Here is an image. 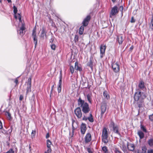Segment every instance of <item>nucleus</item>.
Here are the masks:
<instances>
[{"instance_id": "obj_19", "label": "nucleus", "mask_w": 153, "mask_h": 153, "mask_svg": "<svg viewBox=\"0 0 153 153\" xmlns=\"http://www.w3.org/2000/svg\"><path fill=\"white\" fill-rule=\"evenodd\" d=\"M78 105V106L81 107L84 105L85 102L84 100H82L81 97H79L77 100Z\"/></svg>"}, {"instance_id": "obj_47", "label": "nucleus", "mask_w": 153, "mask_h": 153, "mask_svg": "<svg viewBox=\"0 0 153 153\" xmlns=\"http://www.w3.org/2000/svg\"><path fill=\"white\" fill-rule=\"evenodd\" d=\"M149 118L150 120L153 122V114L149 116Z\"/></svg>"}, {"instance_id": "obj_32", "label": "nucleus", "mask_w": 153, "mask_h": 153, "mask_svg": "<svg viewBox=\"0 0 153 153\" xmlns=\"http://www.w3.org/2000/svg\"><path fill=\"white\" fill-rule=\"evenodd\" d=\"M89 115L90 116L88 117V120L90 122H93L94 121V120L92 117V115L91 113H90Z\"/></svg>"}, {"instance_id": "obj_45", "label": "nucleus", "mask_w": 153, "mask_h": 153, "mask_svg": "<svg viewBox=\"0 0 153 153\" xmlns=\"http://www.w3.org/2000/svg\"><path fill=\"white\" fill-rule=\"evenodd\" d=\"M6 153H14V152L12 149H10Z\"/></svg>"}, {"instance_id": "obj_64", "label": "nucleus", "mask_w": 153, "mask_h": 153, "mask_svg": "<svg viewBox=\"0 0 153 153\" xmlns=\"http://www.w3.org/2000/svg\"><path fill=\"white\" fill-rule=\"evenodd\" d=\"M35 95H34V94H33V95H32V98H33H33H35Z\"/></svg>"}, {"instance_id": "obj_39", "label": "nucleus", "mask_w": 153, "mask_h": 153, "mask_svg": "<svg viewBox=\"0 0 153 153\" xmlns=\"http://www.w3.org/2000/svg\"><path fill=\"white\" fill-rule=\"evenodd\" d=\"M69 69L72 74H73L74 72V68L73 66L71 65L69 67Z\"/></svg>"}, {"instance_id": "obj_43", "label": "nucleus", "mask_w": 153, "mask_h": 153, "mask_svg": "<svg viewBox=\"0 0 153 153\" xmlns=\"http://www.w3.org/2000/svg\"><path fill=\"white\" fill-rule=\"evenodd\" d=\"M13 12L15 14H16L17 12V7L15 6H13Z\"/></svg>"}, {"instance_id": "obj_57", "label": "nucleus", "mask_w": 153, "mask_h": 153, "mask_svg": "<svg viewBox=\"0 0 153 153\" xmlns=\"http://www.w3.org/2000/svg\"><path fill=\"white\" fill-rule=\"evenodd\" d=\"M54 39L53 38H51L50 40V42L51 43V44H53L52 43Z\"/></svg>"}, {"instance_id": "obj_42", "label": "nucleus", "mask_w": 153, "mask_h": 153, "mask_svg": "<svg viewBox=\"0 0 153 153\" xmlns=\"http://www.w3.org/2000/svg\"><path fill=\"white\" fill-rule=\"evenodd\" d=\"M79 36L77 35H75L74 38V40L75 42H76L78 41Z\"/></svg>"}, {"instance_id": "obj_9", "label": "nucleus", "mask_w": 153, "mask_h": 153, "mask_svg": "<svg viewBox=\"0 0 153 153\" xmlns=\"http://www.w3.org/2000/svg\"><path fill=\"white\" fill-rule=\"evenodd\" d=\"M118 12L119 10L117 7L116 6H114L112 8L111 12L110 13V16L111 17V16H115L118 13Z\"/></svg>"}, {"instance_id": "obj_21", "label": "nucleus", "mask_w": 153, "mask_h": 153, "mask_svg": "<svg viewBox=\"0 0 153 153\" xmlns=\"http://www.w3.org/2000/svg\"><path fill=\"white\" fill-rule=\"evenodd\" d=\"M46 32L45 29L44 28H42L40 35V37L44 39V37L46 36Z\"/></svg>"}, {"instance_id": "obj_55", "label": "nucleus", "mask_w": 153, "mask_h": 153, "mask_svg": "<svg viewBox=\"0 0 153 153\" xmlns=\"http://www.w3.org/2000/svg\"><path fill=\"white\" fill-rule=\"evenodd\" d=\"M119 9L120 11H123V6L122 5L120 6Z\"/></svg>"}, {"instance_id": "obj_22", "label": "nucleus", "mask_w": 153, "mask_h": 153, "mask_svg": "<svg viewBox=\"0 0 153 153\" xmlns=\"http://www.w3.org/2000/svg\"><path fill=\"white\" fill-rule=\"evenodd\" d=\"M108 137V131L107 128L105 127L102 130V137Z\"/></svg>"}, {"instance_id": "obj_52", "label": "nucleus", "mask_w": 153, "mask_h": 153, "mask_svg": "<svg viewBox=\"0 0 153 153\" xmlns=\"http://www.w3.org/2000/svg\"><path fill=\"white\" fill-rule=\"evenodd\" d=\"M135 21V19H134V17L132 16L131 17V20L130 21V22L131 23H134Z\"/></svg>"}, {"instance_id": "obj_23", "label": "nucleus", "mask_w": 153, "mask_h": 153, "mask_svg": "<svg viewBox=\"0 0 153 153\" xmlns=\"http://www.w3.org/2000/svg\"><path fill=\"white\" fill-rule=\"evenodd\" d=\"M103 95L104 97L107 100H108L110 99V96L109 95L106 91H105L103 92Z\"/></svg>"}, {"instance_id": "obj_59", "label": "nucleus", "mask_w": 153, "mask_h": 153, "mask_svg": "<svg viewBox=\"0 0 153 153\" xmlns=\"http://www.w3.org/2000/svg\"><path fill=\"white\" fill-rule=\"evenodd\" d=\"M150 23L153 24V14L152 15V18Z\"/></svg>"}, {"instance_id": "obj_58", "label": "nucleus", "mask_w": 153, "mask_h": 153, "mask_svg": "<svg viewBox=\"0 0 153 153\" xmlns=\"http://www.w3.org/2000/svg\"><path fill=\"white\" fill-rule=\"evenodd\" d=\"M3 126H2V122H1V121L0 120V129H1L2 128Z\"/></svg>"}, {"instance_id": "obj_41", "label": "nucleus", "mask_w": 153, "mask_h": 153, "mask_svg": "<svg viewBox=\"0 0 153 153\" xmlns=\"http://www.w3.org/2000/svg\"><path fill=\"white\" fill-rule=\"evenodd\" d=\"M110 126L111 127H112L113 128L114 127H115V126H116V125H115L113 121H111L110 122Z\"/></svg>"}, {"instance_id": "obj_33", "label": "nucleus", "mask_w": 153, "mask_h": 153, "mask_svg": "<svg viewBox=\"0 0 153 153\" xmlns=\"http://www.w3.org/2000/svg\"><path fill=\"white\" fill-rule=\"evenodd\" d=\"M74 122H75V121L74 120H73L72 122V135L71 136V137H73V136L74 135V130L76 128H75L74 127V125H73Z\"/></svg>"}, {"instance_id": "obj_10", "label": "nucleus", "mask_w": 153, "mask_h": 153, "mask_svg": "<svg viewBox=\"0 0 153 153\" xmlns=\"http://www.w3.org/2000/svg\"><path fill=\"white\" fill-rule=\"evenodd\" d=\"M26 83L27 84V85L26 92L27 94L31 91V78H29L28 79V81L26 82Z\"/></svg>"}, {"instance_id": "obj_49", "label": "nucleus", "mask_w": 153, "mask_h": 153, "mask_svg": "<svg viewBox=\"0 0 153 153\" xmlns=\"http://www.w3.org/2000/svg\"><path fill=\"white\" fill-rule=\"evenodd\" d=\"M18 17L20 23L22 22V18L21 15L19 13H18Z\"/></svg>"}, {"instance_id": "obj_34", "label": "nucleus", "mask_w": 153, "mask_h": 153, "mask_svg": "<svg viewBox=\"0 0 153 153\" xmlns=\"http://www.w3.org/2000/svg\"><path fill=\"white\" fill-rule=\"evenodd\" d=\"M102 149L104 153H108L107 148L106 146H104L102 147Z\"/></svg>"}, {"instance_id": "obj_25", "label": "nucleus", "mask_w": 153, "mask_h": 153, "mask_svg": "<svg viewBox=\"0 0 153 153\" xmlns=\"http://www.w3.org/2000/svg\"><path fill=\"white\" fill-rule=\"evenodd\" d=\"M137 102V104L138 105V107L139 108V109L138 110V112L140 111V108L143 107V100H140L138 101Z\"/></svg>"}, {"instance_id": "obj_53", "label": "nucleus", "mask_w": 153, "mask_h": 153, "mask_svg": "<svg viewBox=\"0 0 153 153\" xmlns=\"http://www.w3.org/2000/svg\"><path fill=\"white\" fill-rule=\"evenodd\" d=\"M147 153H153V149H149Z\"/></svg>"}, {"instance_id": "obj_51", "label": "nucleus", "mask_w": 153, "mask_h": 153, "mask_svg": "<svg viewBox=\"0 0 153 153\" xmlns=\"http://www.w3.org/2000/svg\"><path fill=\"white\" fill-rule=\"evenodd\" d=\"M51 149H47V150L44 153H51Z\"/></svg>"}, {"instance_id": "obj_54", "label": "nucleus", "mask_w": 153, "mask_h": 153, "mask_svg": "<svg viewBox=\"0 0 153 153\" xmlns=\"http://www.w3.org/2000/svg\"><path fill=\"white\" fill-rule=\"evenodd\" d=\"M23 99V96L21 94L20 95L19 100H20L21 101Z\"/></svg>"}, {"instance_id": "obj_13", "label": "nucleus", "mask_w": 153, "mask_h": 153, "mask_svg": "<svg viewBox=\"0 0 153 153\" xmlns=\"http://www.w3.org/2000/svg\"><path fill=\"white\" fill-rule=\"evenodd\" d=\"M126 146L128 150L130 151L133 152L135 149V146L134 144L130 143L127 142Z\"/></svg>"}, {"instance_id": "obj_48", "label": "nucleus", "mask_w": 153, "mask_h": 153, "mask_svg": "<svg viewBox=\"0 0 153 153\" xmlns=\"http://www.w3.org/2000/svg\"><path fill=\"white\" fill-rule=\"evenodd\" d=\"M85 114H84L83 117L82 119L83 120L86 121L87 120H88V117L85 116Z\"/></svg>"}, {"instance_id": "obj_5", "label": "nucleus", "mask_w": 153, "mask_h": 153, "mask_svg": "<svg viewBox=\"0 0 153 153\" xmlns=\"http://www.w3.org/2000/svg\"><path fill=\"white\" fill-rule=\"evenodd\" d=\"M32 37L33 39L34 43L35 44V48H36L37 44V37L36 35V30L35 28L33 30Z\"/></svg>"}, {"instance_id": "obj_46", "label": "nucleus", "mask_w": 153, "mask_h": 153, "mask_svg": "<svg viewBox=\"0 0 153 153\" xmlns=\"http://www.w3.org/2000/svg\"><path fill=\"white\" fill-rule=\"evenodd\" d=\"M140 128H141V129L144 132H147L146 130V128H145L143 126H141Z\"/></svg>"}, {"instance_id": "obj_17", "label": "nucleus", "mask_w": 153, "mask_h": 153, "mask_svg": "<svg viewBox=\"0 0 153 153\" xmlns=\"http://www.w3.org/2000/svg\"><path fill=\"white\" fill-rule=\"evenodd\" d=\"M113 129V131L114 133L120 136H121V134L119 129V127L118 126L116 125V126L114 127Z\"/></svg>"}, {"instance_id": "obj_30", "label": "nucleus", "mask_w": 153, "mask_h": 153, "mask_svg": "<svg viewBox=\"0 0 153 153\" xmlns=\"http://www.w3.org/2000/svg\"><path fill=\"white\" fill-rule=\"evenodd\" d=\"M51 142L49 140H47V146L48 148V149H51Z\"/></svg>"}, {"instance_id": "obj_56", "label": "nucleus", "mask_w": 153, "mask_h": 153, "mask_svg": "<svg viewBox=\"0 0 153 153\" xmlns=\"http://www.w3.org/2000/svg\"><path fill=\"white\" fill-rule=\"evenodd\" d=\"M87 150V151L89 153H92V152L90 148H88Z\"/></svg>"}, {"instance_id": "obj_2", "label": "nucleus", "mask_w": 153, "mask_h": 153, "mask_svg": "<svg viewBox=\"0 0 153 153\" xmlns=\"http://www.w3.org/2000/svg\"><path fill=\"white\" fill-rule=\"evenodd\" d=\"M59 80L57 85V91L58 93L61 92L62 89V70L60 71V74L59 76Z\"/></svg>"}, {"instance_id": "obj_28", "label": "nucleus", "mask_w": 153, "mask_h": 153, "mask_svg": "<svg viewBox=\"0 0 153 153\" xmlns=\"http://www.w3.org/2000/svg\"><path fill=\"white\" fill-rule=\"evenodd\" d=\"M91 96L92 94H88L86 96L87 98L88 102L91 104L92 103V99L91 98Z\"/></svg>"}, {"instance_id": "obj_63", "label": "nucleus", "mask_w": 153, "mask_h": 153, "mask_svg": "<svg viewBox=\"0 0 153 153\" xmlns=\"http://www.w3.org/2000/svg\"><path fill=\"white\" fill-rule=\"evenodd\" d=\"M8 3L11 2V0H7Z\"/></svg>"}, {"instance_id": "obj_11", "label": "nucleus", "mask_w": 153, "mask_h": 153, "mask_svg": "<svg viewBox=\"0 0 153 153\" xmlns=\"http://www.w3.org/2000/svg\"><path fill=\"white\" fill-rule=\"evenodd\" d=\"M22 26L20 27L19 30H17V32L18 33H19L21 36H22L25 34V24L22 22Z\"/></svg>"}, {"instance_id": "obj_14", "label": "nucleus", "mask_w": 153, "mask_h": 153, "mask_svg": "<svg viewBox=\"0 0 153 153\" xmlns=\"http://www.w3.org/2000/svg\"><path fill=\"white\" fill-rule=\"evenodd\" d=\"M80 132L83 135L85 134L87 130L86 124L83 123H82L80 127Z\"/></svg>"}, {"instance_id": "obj_20", "label": "nucleus", "mask_w": 153, "mask_h": 153, "mask_svg": "<svg viewBox=\"0 0 153 153\" xmlns=\"http://www.w3.org/2000/svg\"><path fill=\"white\" fill-rule=\"evenodd\" d=\"M138 87L141 89L143 90L145 88V83L142 81H140L138 85Z\"/></svg>"}, {"instance_id": "obj_1", "label": "nucleus", "mask_w": 153, "mask_h": 153, "mask_svg": "<svg viewBox=\"0 0 153 153\" xmlns=\"http://www.w3.org/2000/svg\"><path fill=\"white\" fill-rule=\"evenodd\" d=\"M143 92H141L140 91L139 92H136L134 95V99L135 101H138V100H143V99L146 97V96H144V97H143L142 96V94H143Z\"/></svg>"}, {"instance_id": "obj_40", "label": "nucleus", "mask_w": 153, "mask_h": 153, "mask_svg": "<svg viewBox=\"0 0 153 153\" xmlns=\"http://www.w3.org/2000/svg\"><path fill=\"white\" fill-rule=\"evenodd\" d=\"M50 46L52 50L54 51L55 50L56 48V45L54 44H51L50 45Z\"/></svg>"}, {"instance_id": "obj_29", "label": "nucleus", "mask_w": 153, "mask_h": 153, "mask_svg": "<svg viewBox=\"0 0 153 153\" xmlns=\"http://www.w3.org/2000/svg\"><path fill=\"white\" fill-rule=\"evenodd\" d=\"M93 61L92 59H90V61L87 63V65L90 67L91 69H92L93 68Z\"/></svg>"}, {"instance_id": "obj_18", "label": "nucleus", "mask_w": 153, "mask_h": 153, "mask_svg": "<svg viewBox=\"0 0 153 153\" xmlns=\"http://www.w3.org/2000/svg\"><path fill=\"white\" fill-rule=\"evenodd\" d=\"M124 40V39L122 35H120L117 36L116 41L118 42L119 45L122 44Z\"/></svg>"}, {"instance_id": "obj_38", "label": "nucleus", "mask_w": 153, "mask_h": 153, "mask_svg": "<svg viewBox=\"0 0 153 153\" xmlns=\"http://www.w3.org/2000/svg\"><path fill=\"white\" fill-rule=\"evenodd\" d=\"M36 133V130H33L31 132V137L32 138H33L35 137Z\"/></svg>"}, {"instance_id": "obj_36", "label": "nucleus", "mask_w": 153, "mask_h": 153, "mask_svg": "<svg viewBox=\"0 0 153 153\" xmlns=\"http://www.w3.org/2000/svg\"><path fill=\"white\" fill-rule=\"evenodd\" d=\"M5 115L7 116L9 120H10L11 119V114L9 112L7 111L5 113Z\"/></svg>"}, {"instance_id": "obj_24", "label": "nucleus", "mask_w": 153, "mask_h": 153, "mask_svg": "<svg viewBox=\"0 0 153 153\" xmlns=\"http://www.w3.org/2000/svg\"><path fill=\"white\" fill-rule=\"evenodd\" d=\"M120 148L123 152L124 153L127 152V147L125 144L123 143V144L122 145V146H120Z\"/></svg>"}, {"instance_id": "obj_12", "label": "nucleus", "mask_w": 153, "mask_h": 153, "mask_svg": "<svg viewBox=\"0 0 153 153\" xmlns=\"http://www.w3.org/2000/svg\"><path fill=\"white\" fill-rule=\"evenodd\" d=\"M91 16L90 15H88L83 20L82 24V25L85 26H87L91 19Z\"/></svg>"}, {"instance_id": "obj_37", "label": "nucleus", "mask_w": 153, "mask_h": 153, "mask_svg": "<svg viewBox=\"0 0 153 153\" xmlns=\"http://www.w3.org/2000/svg\"><path fill=\"white\" fill-rule=\"evenodd\" d=\"M142 152L143 153H146L147 150V148L145 146L142 147Z\"/></svg>"}, {"instance_id": "obj_26", "label": "nucleus", "mask_w": 153, "mask_h": 153, "mask_svg": "<svg viewBox=\"0 0 153 153\" xmlns=\"http://www.w3.org/2000/svg\"><path fill=\"white\" fill-rule=\"evenodd\" d=\"M84 27L85 26L82 25L79 27V32L80 35H81L83 34L84 30Z\"/></svg>"}, {"instance_id": "obj_27", "label": "nucleus", "mask_w": 153, "mask_h": 153, "mask_svg": "<svg viewBox=\"0 0 153 153\" xmlns=\"http://www.w3.org/2000/svg\"><path fill=\"white\" fill-rule=\"evenodd\" d=\"M137 134L140 139H142L144 137V134L141 131H138Z\"/></svg>"}, {"instance_id": "obj_16", "label": "nucleus", "mask_w": 153, "mask_h": 153, "mask_svg": "<svg viewBox=\"0 0 153 153\" xmlns=\"http://www.w3.org/2000/svg\"><path fill=\"white\" fill-rule=\"evenodd\" d=\"M85 142L86 143H88L90 142L91 140V136L90 133H87L85 137Z\"/></svg>"}, {"instance_id": "obj_8", "label": "nucleus", "mask_w": 153, "mask_h": 153, "mask_svg": "<svg viewBox=\"0 0 153 153\" xmlns=\"http://www.w3.org/2000/svg\"><path fill=\"white\" fill-rule=\"evenodd\" d=\"M74 113L78 119H80L82 117V113L81 108L78 107L76 108L74 111Z\"/></svg>"}, {"instance_id": "obj_4", "label": "nucleus", "mask_w": 153, "mask_h": 153, "mask_svg": "<svg viewBox=\"0 0 153 153\" xmlns=\"http://www.w3.org/2000/svg\"><path fill=\"white\" fill-rule=\"evenodd\" d=\"M113 70L115 73H117L120 70V66L117 62H113L111 64Z\"/></svg>"}, {"instance_id": "obj_6", "label": "nucleus", "mask_w": 153, "mask_h": 153, "mask_svg": "<svg viewBox=\"0 0 153 153\" xmlns=\"http://www.w3.org/2000/svg\"><path fill=\"white\" fill-rule=\"evenodd\" d=\"M107 103L105 101H103L101 106V115L102 117L105 112L106 109Z\"/></svg>"}, {"instance_id": "obj_60", "label": "nucleus", "mask_w": 153, "mask_h": 153, "mask_svg": "<svg viewBox=\"0 0 153 153\" xmlns=\"http://www.w3.org/2000/svg\"><path fill=\"white\" fill-rule=\"evenodd\" d=\"M18 79L17 78H16L14 81V82H15L16 84L18 83Z\"/></svg>"}, {"instance_id": "obj_50", "label": "nucleus", "mask_w": 153, "mask_h": 153, "mask_svg": "<svg viewBox=\"0 0 153 153\" xmlns=\"http://www.w3.org/2000/svg\"><path fill=\"white\" fill-rule=\"evenodd\" d=\"M54 86V85H53L52 86V87H51V91L50 94V97H51V94H52L53 91V90Z\"/></svg>"}, {"instance_id": "obj_44", "label": "nucleus", "mask_w": 153, "mask_h": 153, "mask_svg": "<svg viewBox=\"0 0 153 153\" xmlns=\"http://www.w3.org/2000/svg\"><path fill=\"white\" fill-rule=\"evenodd\" d=\"M149 30L153 31V24H149Z\"/></svg>"}, {"instance_id": "obj_61", "label": "nucleus", "mask_w": 153, "mask_h": 153, "mask_svg": "<svg viewBox=\"0 0 153 153\" xmlns=\"http://www.w3.org/2000/svg\"><path fill=\"white\" fill-rule=\"evenodd\" d=\"M49 134L48 133L46 135V138H49Z\"/></svg>"}, {"instance_id": "obj_3", "label": "nucleus", "mask_w": 153, "mask_h": 153, "mask_svg": "<svg viewBox=\"0 0 153 153\" xmlns=\"http://www.w3.org/2000/svg\"><path fill=\"white\" fill-rule=\"evenodd\" d=\"M81 107L82 108V111L83 114H86L90 111L88 104L86 102H85L84 105Z\"/></svg>"}, {"instance_id": "obj_31", "label": "nucleus", "mask_w": 153, "mask_h": 153, "mask_svg": "<svg viewBox=\"0 0 153 153\" xmlns=\"http://www.w3.org/2000/svg\"><path fill=\"white\" fill-rule=\"evenodd\" d=\"M108 137H102V141L105 143H107L108 142Z\"/></svg>"}, {"instance_id": "obj_62", "label": "nucleus", "mask_w": 153, "mask_h": 153, "mask_svg": "<svg viewBox=\"0 0 153 153\" xmlns=\"http://www.w3.org/2000/svg\"><path fill=\"white\" fill-rule=\"evenodd\" d=\"M133 48V46H131L130 48V49L131 50H132Z\"/></svg>"}, {"instance_id": "obj_15", "label": "nucleus", "mask_w": 153, "mask_h": 153, "mask_svg": "<svg viewBox=\"0 0 153 153\" xmlns=\"http://www.w3.org/2000/svg\"><path fill=\"white\" fill-rule=\"evenodd\" d=\"M74 68L76 70L80 72L82 71V70L81 65L80 64H79L77 62H76L75 63Z\"/></svg>"}, {"instance_id": "obj_7", "label": "nucleus", "mask_w": 153, "mask_h": 153, "mask_svg": "<svg viewBox=\"0 0 153 153\" xmlns=\"http://www.w3.org/2000/svg\"><path fill=\"white\" fill-rule=\"evenodd\" d=\"M100 58H102L105 55V52L106 49L105 45L101 44L100 46Z\"/></svg>"}, {"instance_id": "obj_35", "label": "nucleus", "mask_w": 153, "mask_h": 153, "mask_svg": "<svg viewBox=\"0 0 153 153\" xmlns=\"http://www.w3.org/2000/svg\"><path fill=\"white\" fill-rule=\"evenodd\" d=\"M114 151L115 153H122L121 151L119 150V149L117 147H114Z\"/></svg>"}]
</instances>
